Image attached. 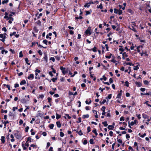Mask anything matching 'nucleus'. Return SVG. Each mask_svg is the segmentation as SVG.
Segmentation results:
<instances>
[{"instance_id":"obj_22","label":"nucleus","mask_w":151,"mask_h":151,"mask_svg":"<svg viewBox=\"0 0 151 151\" xmlns=\"http://www.w3.org/2000/svg\"><path fill=\"white\" fill-rule=\"evenodd\" d=\"M36 44H37V45H38V46L39 47H40V48L43 47V48H47L46 47H43L42 45H41L40 44H39L38 43V42H36Z\"/></svg>"},{"instance_id":"obj_30","label":"nucleus","mask_w":151,"mask_h":151,"mask_svg":"<svg viewBox=\"0 0 151 151\" xmlns=\"http://www.w3.org/2000/svg\"><path fill=\"white\" fill-rule=\"evenodd\" d=\"M55 58L58 61H59L60 60V57L58 56V55L55 56Z\"/></svg>"},{"instance_id":"obj_56","label":"nucleus","mask_w":151,"mask_h":151,"mask_svg":"<svg viewBox=\"0 0 151 151\" xmlns=\"http://www.w3.org/2000/svg\"><path fill=\"white\" fill-rule=\"evenodd\" d=\"M124 118L123 116L121 117L120 118V121H124Z\"/></svg>"},{"instance_id":"obj_4","label":"nucleus","mask_w":151,"mask_h":151,"mask_svg":"<svg viewBox=\"0 0 151 151\" xmlns=\"http://www.w3.org/2000/svg\"><path fill=\"white\" fill-rule=\"evenodd\" d=\"M3 34H4V38H3L1 39H0V40H1L2 42H4L5 41V39L6 38V35H7L6 33H4Z\"/></svg>"},{"instance_id":"obj_26","label":"nucleus","mask_w":151,"mask_h":151,"mask_svg":"<svg viewBox=\"0 0 151 151\" xmlns=\"http://www.w3.org/2000/svg\"><path fill=\"white\" fill-rule=\"evenodd\" d=\"M139 135L141 137H144L146 135V134L144 133L143 135H141L140 133L139 134Z\"/></svg>"},{"instance_id":"obj_8","label":"nucleus","mask_w":151,"mask_h":151,"mask_svg":"<svg viewBox=\"0 0 151 151\" xmlns=\"http://www.w3.org/2000/svg\"><path fill=\"white\" fill-rule=\"evenodd\" d=\"M128 28L133 31L134 32H137V31L136 30L135 28H134V27L133 26H131V27L130 26L128 27Z\"/></svg>"},{"instance_id":"obj_3","label":"nucleus","mask_w":151,"mask_h":151,"mask_svg":"<svg viewBox=\"0 0 151 151\" xmlns=\"http://www.w3.org/2000/svg\"><path fill=\"white\" fill-rule=\"evenodd\" d=\"M97 47L94 46L92 49H87V50H89V51H91L92 50L93 52H97Z\"/></svg>"},{"instance_id":"obj_40","label":"nucleus","mask_w":151,"mask_h":151,"mask_svg":"<svg viewBox=\"0 0 151 151\" xmlns=\"http://www.w3.org/2000/svg\"><path fill=\"white\" fill-rule=\"evenodd\" d=\"M64 134L63 132H60V136L61 137H63L64 136Z\"/></svg>"},{"instance_id":"obj_32","label":"nucleus","mask_w":151,"mask_h":151,"mask_svg":"<svg viewBox=\"0 0 151 151\" xmlns=\"http://www.w3.org/2000/svg\"><path fill=\"white\" fill-rule=\"evenodd\" d=\"M36 23L39 25H41V22L40 20H38L37 22H36Z\"/></svg>"},{"instance_id":"obj_11","label":"nucleus","mask_w":151,"mask_h":151,"mask_svg":"<svg viewBox=\"0 0 151 151\" xmlns=\"http://www.w3.org/2000/svg\"><path fill=\"white\" fill-rule=\"evenodd\" d=\"M33 30L35 33H37L38 31V29L36 27H35L33 28Z\"/></svg>"},{"instance_id":"obj_58","label":"nucleus","mask_w":151,"mask_h":151,"mask_svg":"<svg viewBox=\"0 0 151 151\" xmlns=\"http://www.w3.org/2000/svg\"><path fill=\"white\" fill-rule=\"evenodd\" d=\"M47 100H48V102L49 103H50L51 102V101L52 100V99L50 97H48L47 98Z\"/></svg>"},{"instance_id":"obj_34","label":"nucleus","mask_w":151,"mask_h":151,"mask_svg":"<svg viewBox=\"0 0 151 151\" xmlns=\"http://www.w3.org/2000/svg\"><path fill=\"white\" fill-rule=\"evenodd\" d=\"M42 42L45 44L46 45H47V43L48 42V41L46 40H43Z\"/></svg>"},{"instance_id":"obj_55","label":"nucleus","mask_w":151,"mask_h":151,"mask_svg":"<svg viewBox=\"0 0 151 151\" xmlns=\"http://www.w3.org/2000/svg\"><path fill=\"white\" fill-rule=\"evenodd\" d=\"M119 50L122 52H124V49L122 48H120L119 49Z\"/></svg>"},{"instance_id":"obj_7","label":"nucleus","mask_w":151,"mask_h":151,"mask_svg":"<svg viewBox=\"0 0 151 151\" xmlns=\"http://www.w3.org/2000/svg\"><path fill=\"white\" fill-rule=\"evenodd\" d=\"M105 107L104 106H103L102 107V108L101 109L103 111V112L102 113V114L103 115H105V114H106V113L105 112Z\"/></svg>"},{"instance_id":"obj_25","label":"nucleus","mask_w":151,"mask_h":151,"mask_svg":"<svg viewBox=\"0 0 151 151\" xmlns=\"http://www.w3.org/2000/svg\"><path fill=\"white\" fill-rule=\"evenodd\" d=\"M119 11V10L116 8L114 9V13L116 14H117Z\"/></svg>"},{"instance_id":"obj_48","label":"nucleus","mask_w":151,"mask_h":151,"mask_svg":"<svg viewBox=\"0 0 151 151\" xmlns=\"http://www.w3.org/2000/svg\"><path fill=\"white\" fill-rule=\"evenodd\" d=\"M139 68L138 65H137L136 66H134V69L135 70H137Z\"/></svg>"},{"instance_id":"obj_61","label":"nucleus","mask_w":151,"mask_h":151,"mask_svg":"<svg viewBox=\"0 0 151 151\" xmlns=\"http://www.w3.org/2000/svg\"><path fill=\"white\" fill-rule=\"evenodd\" d=\"M87 131H88V133L89 132L91 131V128L90 127H87Z\"/></svg>"},{"instance_id":"obj_36","label":"nucleus","mask_w":151,"mask_h":151,"mask_svg":"<svg viewBox=\"0 0 151 151\" xmlns=\"http://www.w3.org/2000/svg\"><path fill=\"white\" fill-rule=\"evenodd\" d=\"M89 142L90 144H93L94 143L93 142V139H91L90 140Z\"/></svg>"},{"instance_id":"obj_63","label":"nucleus","mask_w":151,"mask_h":151,"mask_svg":"<svg viewBox=\"0 0 151 151\" xmlns=\"http://www.w3.org/2000/svg\"><path fill=\"white\" fill-rule=\"evenodd\" d=\"M137 116L139 119H140L141 118V115L140 114H137Z\"/></svg>"},{"instance_id":"obj_47","label":"nucleus","mask_w":151,"mask_h":151,"mask_svg":"<svg viewBox=\"0 0 151 151\" xmlns=\"http://www.w3.org/2000/svg\"><path fill=\"white\" fill-rule=\"evenodd\" d=\"M34 77V76H28V78L29 79H32Z\"/></svg>"},{"instance_id":"obj_39","label":"nucleus","mask_w":151,"mask_h":151,"mask_svg":"<svg viewBox=\"0 0 151 151\" xmlns=\"http://www.w3.org/2000/svg\"><path fill=\"white\" fill-rule=\"evenodd\" d=\"M50 60H52V61H53V62H54L55 61V58H54L53 57H51L50 58Z\"/></svg>"},{"instance_id":"obj_9","label":"nucleus","mask_w":151,"mask_h":151,"mask_svg":"<svg viewBox=\"0 0 151 151\" xmlns=\"http://www.w3.org/2000/svg\"><path fill=\"white\" fill-rule=\"evenodd\" d=\"M114 127V126L113 125H109L108 127V128L111 130L113 129Z\"/></svg>"},{"instance_id":"obj_19","label":"nucleus","mask_w":151,"mask_h":151,"mask_svg":"<svg viewBox=\"0 0 151 151\" xmlns=\"http://www.w3.org/2000/svg\"><path fill=\"white\" fill-rule=\"evenodd\" d=\"M43 59L44 60H45L46 62H47V55L46 54L43 57Z\"/></svg>"},{"instance_id":"obj_21","label":"nucleus","mask_w":151,"mask_h":151,"mask_svg":"<svg viewBox=\"0 0 151 151\" xmlns=\"http://www.w3.org/2000/svg\"><path fill=\"white\" fill-rule=\"evenodd\" d=\"M125 64L126 65H129L130 66H131L132 65L133 66L134 65V64H132V63H130V62H125Z\"/></svg>"},{"instance_id":"obj_46","label":"nucleus","mask_w":151,"mask_h":151,"mask_svg":"<svg viewBox=\"0 0 151 151\" xmlns=\"http://www.w3.org/2000/svg\"><path fill=\"white\" fill-rule=\"evenodd\" d=\"M44 96L43 94H41L39 96V98L42 99L44 97Z\"/></svg>"},{"instance_id":"obj_54","label":"nucleus","mask_w":151,"mask_h":151,"mask_svg":"<svg viewBox=\"0 0 151 151\" xmlns=\"http://www.w3.org/2000/svg\"><path fill=\"white\" fill-rule=\"evenodd\" d=\"M70 34L71 35H73L74 34V32L72 30H70L69 32Z\"/></svg>"},{"instance_id":"obj_6","label":"nucleus","mask_w":151,"mask_h":151,"mask_svg":"<svg viewBox=\"0 0 151 151\" xmlns=\"http://www.w3.org/2000/svg\"><path fill=\"white\" fill-rule=\"evenodd\" d=\"M135 84L138 87H140L142 86V84L141 83L138 82H135Z\"/></svg>"},{"instance_id":"obj_59","label":"nucleus","mask_w":151,"mask_h":151,"mask_svg":"<svg viewBox=\"0 0 151 151\" xmlns=\"http://www.w3.org/2000/svg\"><path fill=\"white\" fill-rule=\"evenodd\" d=\"M57 79V78H53L52 80V81L53 82H55Z\"/></svg>"},{"instance_id":"obj_35","label":"nucleus","mask_w":151,"mask_h":151,"mask_svg":"<svg viewBox=\"0 0 151 151\" xmlns=\"http://www.w3.org/2000/svg\"><path fill=\"white\" fill-rule=\"evenodd\" d=\"M85 12L86 13L85 14L86 16H87L91 14V12L89 11H85Z\"/></svg>"},{"instance_id":"obj_12","label":"nucleus","mask_w":151,"mask_h":151,"mask_svg":"<svg viewBox=\"0 0 151 151\" xmlns=\"http://www.w3.org/2000/svg\"><path fill=\"white\" fill-rule=\"evenodd\" d=\"M97 8H100V9H102L103 8V4H102V3H101L99 5V6H97Z\"/></svg>"},{"instance_id":"obj_18","label":"nucleus","mask_w":151,"mask_h":151,"mask_svg":"<svg viewBox=\"0 0 151 151\" xmlns=\"http://www.w3.org/2000/svg\"><path fill=\"white\" fill-rule=\"evenodd\" d=\"M137 122V120H135L134 122H132L130 123V125L131 126H133L136 124Z\"/></svg>"},{"instance_id":"obj_29","label":"nucleus","mask_w":151,"mask_h":151,"mask_svg":"<svg viewBox=\"0 0 151 151\" xmlns=\"http://www.w3.org/2000/svg\"><path fill=\"white\" fill-rule=\"evenodd\" d=\"M23 54L22 52V51H20L19 53V58H22L23 57Z\"/></svg>"},{"instance_id":"obj_16","label":"nucleus","mask_w":151,"mask_h":151,"mask_svg":"<svg viewBox=\"0 0 151 151\" xmlns=\"http://www.w3.org/2000/svg\"><path fill=\"white\" fill-rule=\"evenodd\" d=\"M89 117V115L88 114H87L86 115H83V116H82V118L83 119H85L86 118H88Z\"/></svg>"},{"instance_id":"obj_14","label":"nucleus","mask_w":151,"mask_h":151,"mask_svg":"<svg viewBox=\"0 0 151 151\" xmlns=\"http://www.w3.org/2000/svg\"><path fill=\"white\" fill-rule=\"evenodd\" d=\"M26 81L25 80H23L20 83V85H22L25 84H26Z\"/></svg>"},{"instance_id":"obj_53","label":"nucleus","mask_w":151,"mask_h":151,"mask_svg":"<svg viewBox=\"0 0 151 151\" xmlns=\"http://www.w3.org/2000/svg\"><path fill=\"white\" fill-rule=\"evenodd\" d=\"M87 141L86 139H85L84 140L83 142V144L84 145H86L87 143Z\"/></svg>"},{"instance_id":"obj_60","label":"nucleus","mask_w":151,"mask_h":151,"mask_svg":"<svg viewBox=\"0 0 151 151\" xmlns=\"http://www.w3.org/2000/svg\"><path fill=\"white\" fill-rule=\"evenodd\" d=\"M18 109V108L17 107H13L12 110L13 111H15V110H16Z\"/></svg>"},{"instance_id":"obj_52","label":"nucleus","mask_w":151,"mask_h":151,"mask_svg":"<svg viewBox=\"0 0 151 151\" xmlns=\"http://www.w3.org/2000/svg\"><path fill=\"white\" fill-rule=\"evenodd\" d=\"M117 141L118 142L121 144L122 143V140L120 139H117Z\"/></svg>"},{"instance_id":"obj_31","label":"nucleus","mask_w":151,"mask_h":151,"mask_svg":"<svg viewBox=\"0 0 151 151\" xmlns=\"http://www.w3.org/2000/svg\"><path fill=\"white\" fill-rule=\"evenodd\" d=\"M122 94L121 93H119L116 97V98H120L121 97Z\"/></svg>"},{"instance_id":"obj_50","label":"nucleus","mask_w":151,"mask_h":151,"mask_svg":"<svg viewBox=\"0 0 151 151\" xmlns=\"http://www.w3.org/2000/svg\"><path fill=\"white\" fill-rule=\"evenodd\" d=\"M2 30L6 32L7 31L6 28L5 27H3L2 28Z\"/></svg>"},{"instance_id":"obj_17","label":"nucleus","mask_w":151,"mask_h":151,"mask_svg":"<svg viewBox=\"0 0 151 151\" xmlns=\"http://www.w3.org/2000/svg\"><path fill=\"white\" fill-rule=\"evenodd\" d=\"M90 6V5L89 4V3H86L84 6V7H87L88 8Z\"/></svg>"},{"instance_id":"obj_44","label":"nucleus","mask_w":151,"mask_h":151,"mask_svg":"<svg viewBox=\"0 0 151 151\" xmlns=\"http://www.w3.org/2000/svg\"><path fill=\"white\" fill-rule=\"evenodd\" d=\"M122 55L126 57H127L128 56V55H127L126 52H124L123 53Z\"/></svg>"},{"instance_id":"obj_23","label":"nucleus","mask_w":151,"mask_h":151,"mask_svg":"<svg viewBox=\"0 0 151 151\" xmlns=\"http://www.w3.org/2000/svg\"><path fill=\"white\" fill-rule=\"evenodd\" d=\"M76 132L79 135H82L83 134V133L82 132L81 130L78 131H76Z\"/></svg>"},{"instance_id":"obj_33","label":"nucleus","mask_w":151,"mask_h":151,"mask_svg":"<svg viewBox=\"0 0 151 151\" xmlns=\"http://www.w3.org/2000/svg\"><path fill=\"white\" fill-rule=\"evenodd\" d=\"M22 146L23 147V149L24 150H25L27 149V147L25 146V145L24 144L22 143Z\"/></svg>"},{"instance_id":"obj_28","label":"nucleus","mask_w":151,"mask_h":151,"mask_svg":"<svg viewBox=\"0 0 151 151\" xmlns=\"http://www.w3.org/2000/svg\"><path fill=\"white\" fill-rule=\"evenodd\" d=\"M103 124L105 127H106L108 126L107 122L106 121H105L104 122H102Z\"/></svg>"},{"instance_id":"obj_41","label":"nucleus","mask_w":151,"mask_h":151,"mask_svg":"<svg viewBox=\"0 0 151 151\" xmlns=\"http://www.w3.org/2000/svg\"><path fill=\"white\" fill-rule=\"evenodd\" d=\"M92 132L93 133H94L96 135H98V133L97 132L96 130V129H94L92 131Z\"/></svg>"},{"instance_id":"obj_64","label":"nucleus","mask_w":151,"mask_h":151,"mask_svg":"<svg viewBox=\"0 0 151 151\" xmlns=\"http://www.w3.org/2000/svg\"><path fill=\"white\" fill-rule=\"evenodd\" d=\"M145 90V88H140V91L142 92H144Z\"/></svg>"},{"instance_id":"obj_57","label":"nucleus","mask_w":151,"mask_h":151,"mask_svg":"<svg viewBox=\"0 0 151 151\" xmlns=\"http://www.w3.org/2000/svg\"><path fill=\"white\" fill-rule=\"evenodd\" d=\"M3 123H4V124H7L9 123V122L8 121H5L4 122L3 121H1Z\"/></svg>"},{"instance_id":"obj_45","label":"nucleus","mask_w":151,"mask_h":151,"mask_svg":"<svg viewBox=\"0 0 151 151\" xmlns=\"http://www.w3.org/2000/svg\"><path fill=\"white\" fill-rule=\"evenodd\" d=\"M148 101H146L145 103L144 104H146L148 106H150V107H151V105H150L149 104H148Z\"/></svg>"},{"instance_id":"obj_62","label":"nucleus","mask_w":151,"mask_h":151,"mask_svg":"<svg viewBox=\"0 0 151 151\" xmlns=\"http://www.w3.org/2000/svg\"><path fill=\"white\" fill-rule=\"evenodd\" d=\"M29 127L28 126H27V127L26 128H25V132H28V130L29 129Z\"/></svg>"},{"instance_id":"obj_27","label":"nucleus","mask_w":151,"mask_h":151,"mask_svg":"<svg viewBox=\"0 0 151 151\" xmlns=\"http://www.w3.org/2000/svg\"><path fill=\"white\" fill-rule=\"evenodd\" d=\"M56 118L57 119H59V118H60L61 117V116L60 115H59V114H58L56 113Z\"/></svg>"},{"instance_id":"obj_10","label":"nucleus","mask_w":151,"mask_h":151,"mask_svg":"<svg viewBox=\"0 0 151 151\" xmlns=\"http://www.w3.org/2000/svg\"><path fill=\"white\" fill-rule=\"evenodd\" d=\"M9 1V0H4L2 1V4L4 5L5 4H6Z\"/></svg>"},{"instance_id":"obj_5","label":"nucleus","mask_w":151,"mask_h":151,"mask_svg":"<svg viewBox=\"0 0 151 151\" xmlns=\"http://www.w3.org/2000/svg\"><path fill=\"white\" fill-rule=\"evenodd\" d=\"M29 101L28 99L27 100L24 98V99H22L20 101L21 102V103H22L25 104V103H26L27 101Z\"/></svg>"},{"instance_id":"obj_15","label":"nucleus","mask_w":151,"mask_h":151,"mask_svg":"<svg viewBox=\"0 0 151 151\" xmlns=\"http://www.w3.org/2000/svg\"><path fill=\"white\" fill-rule=\"evenodd\" d=\"M1 142L3 143H4L5 142V137L4 136H2L1 137Z\"/></svg>"},{"instance_id":"obj_42","label":"nucleus","mask_w":151,"mask_h":151,"mask_svg":"<svg viewBox=\"0 0 151 151\" xmlns=\"http://www.w3.org/2000/svg\"><path fill=\"white\" fill-rule=\"evenodd\" d=\"M122 13V11L120 9L119 10V11L118 12V13L119 15H120Z\"/></svg>"},{"instance_id":"obj_13","label":"nucleus","mask_w":151,"mask_h":151,"mask_svg":"<svg viewBox=\"0 0 151 151\" xmlns=\"http://www.w3.org/2000/svg\"><path fill=\"white\" fill-rule=\"evenodd\" d=\"M56 124L58 127L60 128L61 127V124L60 122H56Z\"/></svg>"},{"instance_id":"obj_49","label":"nucleus","mask_w":151,"mask_h":151,"mask_svg":"<svg viewBox=\"0 0 151 151\" xmlns=\"http://www.w3.org/2000/svg\"><path fill=\"white\" fill-rule=\"evenodd\" d=\"M9 50L10 52H11L12 54H14L15 53V52L14 50H13L12 49H9Z\"/></svg>"},{"instance_id":"obj_43","label":"nucleus","mask_w":151,"mask_h":151,"mask_svg":"<svg viewBox=\"0 0 151 151\" xmlns=\"http://www.w3.org/2000/svg\"><path fill=\"white\" fill-rule=\"evenodd\" d=\"M37 52L40 55H41L42 54V52L40 50H39Z\"/></svg>"},{"instance_id":"obj_24","label":"nucleus","mask_w":151,"mask_h":151,"mask_svg":"<svg viewBox=\"0 0 151 151\" xmlns=\"http://www.w3.org/2000/svg\"><path fill=\"white\" fill-rule=\"evenodd\" d=\"M25 60L26 62V63L28 65H30V63H28L29 60L27 58H25Z\"/></svg>"},{"instance_id":"obj_51","label":"nucleus","mask_w":151,"mask_h":151,"mask_svg":"<svg viewBox=\"0 0 151 151\" xmlns=\"http://www.w3.org/2000/svg\"><path fill=\"white\" fill-rule=\"evenodd\" d=\"M23 121L22 119H20L19 122V125L22 124H23Z\"/></svg>"},{"instance_id":"obj_1","label":"nucleus","mask_w":151,"mask_h":151,"mask_svg":"<svg viewBox=\"0 0 151 151\" xmlns=\"http://www.w3.org/2000/svg\"><path fill=\"white\" fill-rule=\"evenodd\" d=\"M60 69L61 70L63 74V75H67L68 73V74L71 75L72 73L70 70V69L68 68H64L63 66H61Z\"/></svg>"},{"instance_id":"obj_2","label":"nucleus","mask_w":151,"mask_h":151,"mask_svg":"<svg viewBox=\"0 0 151 151\" xmlns=\"http://www.w3.org/2000/svg\"><path fill=\"white\" fill-rule=\"evenodd\" d=\"M91 27H88L87 29L85 32L84 35L86 36L90 35L91 34Z\"/></svg>"},{"instance_id":"obj_37","label":"nucleus","mask_w":151,"mask_h":151,"mask_svg":"<svg viewBox=\"0 0 151 151\" xmlns=\"http://www.w3.org/2000/svg\"><path fill=\"white\" fill-rule=\"evenodd\" d=\"M54 127V125L53 124H50L49 125V127L51 129H53Z\"/></svg>"},{"instance_id":"obj_38","label":"nucleus","mask_w":151,"mask_h":151,"mask_svg":"<svg viewBox=\"0 0 151 151\" xmlns=\"http://www.w3.org/2000/svg\"><path fill=\"white\" fill-rule=\"evenodd\" d=\"M111 55H112V54L111 53H110V55L109 56H107V55H106L105 56V57H106V58L110 59L111 58Z\"/></svg>"},{"instance_id":"obj_20","label":"nucleus","mask_w":151,"mask_h":151,"mask_svg":"<svg viewBox=\"0 0 151 151\" xmlns=\"http://www.w3.org/2000/svg\"><path fill=\"white\" fill-rule=\"evenodd\" d=\"M127 12L128 13H130L131 14H132L133 13V12L130 9H128Z\"/></svg>"}]
</instances>
